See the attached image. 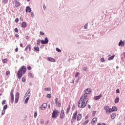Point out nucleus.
Segmentation results:
<instances>
[{"mask_svg":"<svg viewBox=\"0 0 125 125\" xmlns=\"http://www.w3.org/2000/svg\"><path fill=\"white\" fill-rule=\"evenodd\" d=\"M24 74H26V66H22L18 71L17 76L18 79L20 80Z\"/></svg>","mask_w":125,"mask_h":125,"instance_id":"1","label":"nucleus"},{"mask_svg":"<svg viewBox=\"0 0 125 125\" xmlns=\"http://www.w3.org/2000/svg\"><path fill=\"white\" fill-rule=\"evenodd\" d=\"M86 104H87L86 102L80 99L78 102V105L79 108H85Z\"/></svg>","mask_w":125,"mask_h":125,"instance_id":"2","label":"nucleus"},{"mask_svg":"<svg viewBox=\"0 0 125 125\" xmlns=\"http://www.w3.org/2000/svg\"><path fill=\"white\" fill-rule=\"evenodd\" d=\"M59 114H60V111L59 110L54 109L52 114V118L53 119H56V118L59 116Z\"/></svg>","mask_w":125,"mask_h":125,"instance_id":"3","label":"nucleus"},{"mask_svg":"<svg viewBox=\"0 0 125 125\" xmlns=\"http://www.w3.org/2000/svg\"><path fill=\"white\" fill-rule=\"evenodd\" d=\"M80 100L84 101L85 102H88V98L87 97V94H84L80 98Z\"/></svg>","mask_w":125,"mask_h":125,"instance_id":"4","label":"nucleus"},{"mask_svg":"<svg viewBox=\"0 0 125 125\" xmlns=\"http://www.w3.org/2000/svg\"><path fill=\"white\" fill-rule=\"evenodd\" d=\"M104 109L106 110L105 113L107 115H109L110 113H112L111 109L110 108V107H109V106H105L104 107Z\"/></svg>","mask_w":125,"mask_h":125,"instance_id":"5","label":"nucleus"},{"mask_svg":"<svg viewBox=\"0 0 125 125\" xmlns=\"http://www.w3.org/2000/svg\"><path fill=\"white\" fill-rule=\"evenodd\" d=\"M77 115H78V111H76L74 113L72 117V121L71 122V124L73 122V121H76V119H77Z\"/></svg>","mask_w":125,"mask_h":125,"instance_id":"6","label":"nucleus"},{"mask_svg":"<svg viewBox=\"0 0 125 125\" xmlns=\"http://www.w3.org/2000/svg\"><path fill=\"white\" fill-rule=\"evenodd\" d=\"M64 118H65V112L64 111V110L62 109L61 111L60 118L62 120H63Z\"/></svg>","mask_w":125,"mask_h":125,"instance_id":"7","label":"nucleus"},{"mask_svg":"<svg viewBox=\"0 0 125 125\" xmlns=\"http://www.w3.org/2000/svg\"><path fill=\"white\" fill-rule=\"evenodd\" d=\"M92 91V90H91V88H87L84 90V92L85 93H84V94H87V95L88 94L91 93Z\"/></svg>","mask_w":125,"mask_h":125,"instance_id":"8","label":"nucleus"},{"mask_svg":"<svg viewBox=\"0 0 125 125\" xmlns=\"http://www.w3.org/2000/svg\"><path fill=\"white\" fill-rule=\"evenodd\" d=\"M41 42L42 44H46V43H48V39H47V37L45 38V40H42Z\"/></svg>","mask_w":125,"mask_h":125,"instance_id":"9","label":"nucleus"},{"mask_svg":"<svg viewBox=\"0 0 125 125\" xmlns=\"http://www.w3.org/2000/svg\"><path fill=\"white\" fill-rule=\"evenodd\" d=\"M19 100V92H17L15 97V102L17 103Z\"/></svg>","mask_w":125,"mask_h":125,"instance_id":"10","label":"nucleus"},{"mask_svg":"<svg viewBox=\"0 0 125 125\" xmlns=\"http://www.w3.org/2000/svg\"><path fill=\"white\" fill-rule=\"evenodd\" d=\"M97 122V118L95 117L92 119V121H91V125H94Z\"/></svg>","mask_w":125,"mask_h":125,"instance_id":"11","label":"nucleus"},{"mask_svg":"<svg viewBox=\"0 0 125 125\" xmlns=\"http://www.w3.org/2000/svg\"><path fill=\"white\" fill-rule=\"evenodd\" d=\"M46 106H47V104H46V103L43 104L41 106V109L44 110L46 108Z\"/></svg>","mask_w":125,"mask_h":125,"instance_id":"12","label":"nucleus"},{"mask_svg":"<svg viewBox=\"0 0 125 125\" xmlns=\"http://www.w3.org/2000/svg\"><path fill=\"white\" fill-rule=\"evenodd\" d=\"M125 41H123L122 40H121L119 43V46H125Z\"/></svg>","mask_w":125,"mask_h":125,"instance_id":"13","label":"nucleus"},{"mask_svg":"<svg viewBox=\"0 0 125 125\" xmlns=\"http://www.w3.org/2000/svg\"><path fill=\"white\" fill-rule=\"evenodd\" d=\"M19 6H20V2L16 0L15 1V7H19Z\"/></svg>","mask_w":125,"mask_h":125,"instance_id":"14","label":"nucleus"},{"mask_svg":"<svg viewBox=\"0 0 125 125\" xmlns=\"http://www.w3.org/2000/svg\"><path fill=\"white\" fill-rule=\"evenodd\" d=\"M82 114L81 113L78 114L77 118V121H81L82 120Z\"/></svg>","mask_w":125,"mask_h":125,"instance_id":"15","label":"nucleus"},{"mask_svg":"<svg viewBox=\"0 0 125 125\" xmlns=\"http://www.w3.org/2000/svg\"><path fill=\"white\" fill-rule=\"evenodd\" d=\"M101 97H102V94H100L99 96H96L94 97V99L95 100H98V99H99L100 98H101Z\"/></svg>","mask_w":125,"mask_h":125,"instance_id":"16","label":"nucleus"},{"mask_svg":"<svg viewBox=\"0 0 125 125\" xmlns=\"http://www.w3.org/2000/svg\"><path fill=\"white\" fill-rule=\"evenodd\" d=\"M25 11L27 13H28H28L31 12V7H30L29 6L26 7L25 9Z\"/></svg>","mask_w":125,"mask_h":125,"instance_id":"17","label":"nucleus"},{"mask_svg":"<svg viewBox=\"0 0 125 125\" xmlns=\"http://www.w3.org/2000/svg\"><path fill=\"white\" fill-rule=\"evenodd\" d=\"M48 61H50V62H55V59L51 58V57H49L47 59Z\"/></svg>","mask_w":125,"mask_h":125,"instance_id":"18","label":"nucleus"},{"mask_svg":"<svg viewBox=\"0 0 125 125\" xmlns=\"http://www.w3.org/2000/svg\"><path fill=\"white\" fill-rule=\"evenodd\" d=\"M28 49H29V51L30 50H31V45L28 44L26 46L25 48V51H27V50H28Z\"/></svg>","mask_w":125,"mask_h":125,"instance_id":"19","label":"nucleus"},{"mask_svg":"<svg viewBox=\"0 0 125 125\" xmlns=\"http://www.w3.org/2000/svg\"><path fill=\"white\" fill-rule=\"evenodd\" d=\"M22 28H26L27 27V23L26 22H23L21 23Z\"/></svg>","mask_w":125,"mask_h":125,"instance_id":"20","label":"nucleus"},{"mask_svg":"<svg viewBox=\"0 0 125 125\" xmlns=\"http://www.w3.org/2000/svg\"><path fill=\"white\" fill-rule=\"evenodd\" d=\"M27 96H31V93L30 92V90H28L26 93L25 94V97H27Z\"/></svg>","mask_w":125,"mask_h":125,"instance_id":"21","label":"nucleus"},{"mask_svg":"<svg viewBox=\"0 0 125 125\" xmlns=\"http://www.w3.org/2000/svg\"><path fill=\"white\" fill-rule=\"evenodd\" d=\"M115 118H116V113H112L111 116V119L112 120H114V119H115Z\"/></svg>","mask_w":125,"mask_h":125,"instance_id":"22","label":"nucleus"},{"mask_svg":"<svg viewBox=\"0 0 125 125\" xmlns=\"http://www.w3.org/2000/svg\"><path fill=\"white\" fill-rule=\"evenodd\" d=\"M111 110H112V112H114L115 111H118V107H117L116 106H113Z\"/></svg>","mask_w":125,"mask_h":125,"instance_id":"23","label":"nucleus"},{"mask_svg":"<svg viewBox=\"0 0 125 125\" xmlns=\"http://www.w3.org/2000/svg\"><path fill=\"white\" fill-rule=\"evenodd\" d=\"M70 110H71V106L69 105L66 109V114H69V112H70Z\"/></svg>","mask_w":125,"mask_h":125,"instance_id":"24","label":"nucleus"},{"mask_svg":"<svg viewBox=\"0 0 125 125\" xmlns=\"http://www.w3.org/2000/svg\"><path fill=\"white\" fill-rule=\"evenodd\" d=\"M13 92H14V90H12L11 91V97H14V95L13 94Z\"/></svg>","mask_w":125,"mask_h":125,"instance_id":"25","label":"nucleus"},{"mask_svg":"<svg viewBox=\"0 0 125 125\" xmlns=\"http://www.w3.org/2000/svg\"><path fill=\"white\" fill-rule=\"evenodd\" d=\"M120 101V98H116L115 100V103H119V102Z\"/></svg>","mask_w":125,"mask_h":125,"instance_id":"26","label":"nucleus"},{"mask_svg":"<svg viewBox=\"0 0 125 125\" xmlns=\"http://www.w3.org/2000/svg\"><path fill=\"white\" fill-rule=\"evenodd\" d=\"M35 51H40V48L39 47H34Z\"/></svg>","mask_w":125,"mask_h":125,"instance_id":"27","label":"nucleus"},{"mask_svg":"<svg viewBox=\"0 0 125 125\" xmlns=\"http://www.w3.org/2000/svg\"><path fill=\"white\" fill-rule=\"evenodd\" d=\"M114 57H115V55H113V56L108 58V60H113V59H114Z\"/></svg>","mask_w":125,"mask_h":125,"instance_id":"28","label":"nucleus"},{"mask_svg":"<svg viewBox=\"0 0 125 125\" xmlns=\"http://www.w3.org/2000/svg\"><path fill=\"white\" fill-rule=\"evenodd\" d=\"M22 83H25L26 82V77H22Z\"/></svg>","mask_w":125,"mask_h":125,"instance_id":"29","label":"nucleus"},{"mask_svg":"<svg viewBox=\"0 0 125 125\" xmlns=\"http://www.w3.org/2000/svg\"><path fill=\"white\" fill-rule=\"evenodd\" d=\"M28 77H30V78H33V74H32L31 72H29L28 73Z\"/></svg>","mask_w":125,"mask_h":125,"instance_id":"30","label":"nucleus"},{"mask_svg":"<svg viewBox=\"0 0 125 125\" xmlns=\"http://www.w3.org/2000/svg\"><path fill=\"white\" fill-rule=\"evenodd\" d=\"M89 122V121L88 120H86V121L84 122V123L83 124V125H87V124H88V122Z\"/></svg>","mask_w":125,"mask_h":125,"instance_id":"31","label":"nucleus"},{"mask_svg":"<svg viewBox=\"0 0 125 125\" xmlns=\"http://www.w3.org/2000/svg\"><path fill=\"white\" fill-rule=\"evenodd\" d=\"M46 98H51V94H48L46 95Z\"/></svg>","mask_w":125,"mask_h":125,"instance_id":"32","label":"nucleus"},{"mask_svg":"<svg viewBox=\"0 0 125 125\" xmlns=\"http://www.w3.org/2000/svg\"><path fill=\"white\" fill-rule=\"evenodd\" d=\"M29 97L26 98V99L25 100V103L27 104L28 103V102L29 101Z\"/></svg>","mask_w":125,"mask_h":125,"instance_id":"33","label":"nucleus"},{"mask_svg":"<svg viewBox=\"0 0 125 125\" xmlns=\"http://www.w3.org/2000/svg\"><path fill=\"white\" fill-rule=\"evenodd\" d=\"M45 91H50V88H45L44 89Z\"/></svg>","mask_w":125,"mask_h":125,"instance_id":"34","label":"nucleus"},{"mask_svg":"<svg viewBox=\"0 0 125 125\" xmlns=\"http://www.w3.org/2000/svg\"><path fill=\"white\" fill-rule=\"evenodd\" d=\"M56 105H57V106H58V107H61V103H60V102H58L57 104H56Z\"/></svg>","mask_w":125,"mask_h":125,"instance_id":"35","label":"nucleus"},{"mask_svg":"<svg viewBox=\"0 0 125 125\" xmlns=\"http://www.w3.org/2000/svg\"><path fill=\"white\" fill-rule=\"evenodd\" d=\"M37 116H38V112H37V111H35L34 113V118H37Z\"/></svg>","mask_w":125,"mask_h":125,"instance_id":"36","label":"nucleus"},{"mask_svg":"<svg viewBox=\"0 0 125 125\" xmlns=\"http://www.w3.org/2000/svg\"><path fill=\"white\" fill-rule=\"evenodd\" d=\"M2 62H3V63H6L7 62V59H5L3 60Z\"/></svg>","mask_w":125,"mask_h":125,"instance_id":"37","label":"nucleus"},{"mask_svg":"<svg viewBox=\"0 0 125 125\" xmlns=\"http://www.w3.org/2000/svg\"><path fill=\"white\" fill-rule=\"evenodd\" d=\"M6 109H7V104H6L3 106V110H6Z\"/></svg>","mask_w":125,"mask_h":125,"instance_id":"38","label":"nucleus"},{"mask_svg":"<svg viewBox=\"0 0 125 125\" xmlns=\"http://www.w3.org/2000/svg\"><path fill=\"white\" fill-rule=\"evenodd\" d=\"M95 114H96V111H93L92 116L93 117H95Z\"/></svg>","mask_w":125,"mask_h":125,"instance_id":"39","label":"nucleus"},{"mask_svg":"<svg viewBox=\"0 0 125 125\" xmlns=\"http://www.w3.org/2000/svg\"><path fill=\"white\" fill-rule=\"evenodd\" d=\"M3 2H4V3H7L8 2V0H3Z\"/></svg>","mask_w":125,"mask_h":125,"instance_id":"40","label":"nucleus"},{"mask_svg":"<svg viewBox=\"0 0 125 125\" xmlns=\"http://www.w3.org/2000/svg\"><path fill=\"white\" fill-rule=\"evenodd\" d=\"M9 74H10V71H6V76H8V75H9Z\"/></svg>","mask_w":125,"mask_h":125,"instance_id":"41","label":"nucleus"},{"mask_svg":"<svg viewBox=\"0 0 125 125\" xmlns=\"http://www.w3.org/2000/svg\"><path fill=\"white\" fill-rule=\"evenodd\" d=\"M78 76H80V73L79 72H77L75 75V78H78Z\"/></svg>","mask_w":125,"mask_h":125,"instance_id":"42","label":"nucleus"},{"mask_svg":"<svg viewBox=\"0 0 125 125\" xmlns=\"http://www.w3.org/2000/svg\"><path fill=\"white\" fill-rule=\"evenodd\" d=\"M4 114H5V110L3 109L2 110V115H4Z\"/></svg>","mask_w":125,"mask_h":125,"instance_id":"43","label":"nucleus"},{"mask_svg":"<svg viewBox=\"0 0 125 125\" xmlns=\"http://www.w3.org/2000/svg\"><path fill=\"white\" fill-rule=\"evenodd\" d=\"M40 35H41L42 36H44V33H43L42 31H40Z\"/></svg>","mask_w":125,"mask_h":125,"instance_id":"44","label":"nucleus"},{"mask_svg":"<svg viewBox=\"0 0 125 125\" xmlns=\"http://www.w3.org/2000/svg\"><path fill=\"white\" fill-rule=\"evenodd\" d=\"M11 97L12 103H13V102H14V97Z\"/></svg>","mask_w":125,"mask_h":125,"instance_id":"45","label":"nucleus"},{"mask_svg":"<svg viewBox=\"0 0 125 125\" xmlns=\"http://www.w3.org/2000/svg\"><path fill=\"white\" fill-rule=\"evenodd\" d=\"M6 102V100H4L2 102V105H4L5 104V103Z\"/></svg>","mask_w":125,"mask_h":125,"instance_id":"46","label":"nucleus"},{"mask_svg":"<svg viewBox=\"0 0 125 125\" xmlns=\"http://www.w3.org/2000/svg\"><path fill=\"white\" fill-rule=\"evenodd\" d=\"M14 31L16 33H18V32H19L18 29L17 28H15Z\"/></svg>","mask_w":125,"mask_h":125,"instance_id":"47","label":"nucleus"},{"mask_svg":"<svg viewBox=\"0 0 125 125\" xmlns=\"http://www.w3.org/2000/svg\"><path fill=\"white\" fill-rule=\"evenodd\" d=\"M101 62H105V60H104V58H102L101 59Z\"/></svg>","mask_w":125,"mask_h":125,"instance_id":"48","label":"nucleus"},{"mask_svg":"<svg viewBox=\"0 0 125 125\" xmlns=\"http://www.w3.org/2000/svg\"><path fill=\"white\" fill-rule=\"evenodd\" d=\"M56 50L57 51H58V52H61V50H60L59 48H56Z\"/></svg>","mask_w":125,"mask_h":125,"instance_id":"49","label":"nucleus"},{"mask_svg":"<svg viewBox=\"0 0 125 125\" xmlns=\"http://www.w3.org/2000/svg\"><path fill=\"white\" fill-rule=\"evenodd\" d=\"M19 21V19L18 18L16 19L15 20L16 23H18Z\"/></svg>","mask_w":125,"mask_h":125,"instance_id":"50","label":"nucleus"},{"mask_svg":"<svg viewBox=\"0 0 125 125\" xmlns=\"http://www.w3.org/2000/svg\"><path fill=\"white\" fill-rule=\"evenodd\" d=\"M58 102V98H56L55 99V103H56V104H57Z\"/></svg>","mask_w":125,"mask_h":125,"instance_id":"51","label":"nucleus"},{"mask_svg":"<svg viewBox=\"0 0 125 125\" xmlns=\"http://www.w3.org/2000/svg\"><path fill=\"white\" fill-rule=\"evenodd\" d=\"M27 69L29 70H32V67L31 66H28Z\"/></svg>","mask_w":125,"mask_h":125,"instance_id":"52","label":"nucleus"},{"mask_svg":"<svg viewBox=\"0 0 125 125\" xmlns=\"http://www.w3.org/2000/svg\"><path fill=\"white\" fill-rule=\"evenodd\" d=\"M84 28L86 29H87V24H86L84 26Z\"/></svg>","mask_w":125,"mask_h":125,"instance_id":"53","label":"nucleus"},{"mask_svg":"<svg viewBox=\"0 0 125 125\" xmlns=\"http://www.w3.org/2000/svg\"><path fill=\"white\" fill-rule=\"evenodd\" d=\"M40 43H41V41L37 42V45H40Z\"/></svg>","mask_w":125,"mask_h":125,"instance_id":"54","label":"nucleus"},{"mask_svg":"<svg viewBox=\"0 0 125 125\" xmlns=\"http://www.w3.org/2000/svg\"><path fill=\"white\" fill-rule=\"evenodd\" d=\"M116 93H120V91H119V89H117L116 90Z\"/></svg>","mask_w":125,"mask_h":125,"instance_id":"55","label":"nucleus"},{"mask_svg":"<svg viewBox=\"0 0 125 125\" xmlns=\"http://www.w3.org/2000/svg\"><path fill=\"white\" fill-rule=\"evenodd\" d=\"M15 51H16V52H17L18 51V48H16L15 49Z\"/></svg>","mask_w":125,"mask_h":125,"instance_id":"56","label":"nucleus"},{"mask_svg":"<svg viewBox=\"0 0 125 125\" xmlns=\"http://www.w3.org/2000/svg\"><path fill=\"white\" fill-rule=\"evenodd\" d=\"M32 17H34V13H31Z\"/></svg>","mask_w":125,"mask_h":125,"instance_id":"57","label":"nucleus"},{"mask_svg":"<svg viewBox=\"0 0 125 125\" xmlns=\"http://www.w3.org/2000/svg\"><path fill=\"white\" fill-rule=\"evenodd\" d=\"M15 36H16V38H18V37H19V35L18 34H16Z\"/></svg>","mask_w":125,"mask_h":125,"instance_id":"58","label":"nucleus"},{"mask_svg":"<svg viewBox=\"0 0 125 125\" xmlns=\"http://www.w3.org/2000/svg\"><path fill=\"white\" fill-rule=\"evenodd\" d=\"M20 46H21V47H23V44L21 43V44H20Z\"/></svg>","mask_w":125,"mask_h":125,"instance_id":"59","label":"nucleus"},{"mask_svg":"<svg viewBox=\"0 0 125 125\" xmlns=\"http://www.w3.org/2000/svg\"><path fill=\"white\" fill-rule=\"evenodd\" d=\"M43 8H44V10H45V8H46V7H45V6L44 5H43Z\"/></svg>","mask_w":125,"mask_h":125,"instance_id":"60","label":"nucleus"},{"mask_svg":"<svg viewBox=\"0 0 125 125\" xmlns=\"http://www.w3.org/2000/svg\"><path fill=\"white\" fill-rule=\"evenodd\" d=\"M83 69L84 70V71H85V70H86V68L84 67L83 68Z\"/></svg>","mask_w":125,"mask_h":125,"instance_id":"61","label":"nucleus"},{"mask_svg":"<svg viewBox=\"0 0 125 125\" xmlns=\"http://www.w3.org/2000/svg\"><path fill=\"white\" fill-rule=\"evenodd\" d=\"M123 55H124V57H125V52H124V53H123Z\"/></svg>","mask_w":125,"mask_h":125,"instance_id":"62","label":"nucleus"},{"mask_svg":"<svg viewBox=\"0 0 125 125\" xmlns=\"http://www.w3.org/2000/svg\"><path fill=\"white\" fill-rule=\"evenodd\" d=\"M88 107L89 109H90V105H89L88 106Z\"/></svg>","mask_w":125,"mask_h":125,"instance_id":"63","label":"nucleus"},{"mask_svg":"<svg viewBox=\"0 0 125 125\" xmlns=\"http://www.w3.org/2000/svg\"><path fill=\"white\" fill-rule=\"evenodd\" d=\"M97 125H101V124L99 123Z\"/></svg>","mask_w":125,"mask_h":125,"instance_id":"64","label":"nucleus"}]
</instances>
